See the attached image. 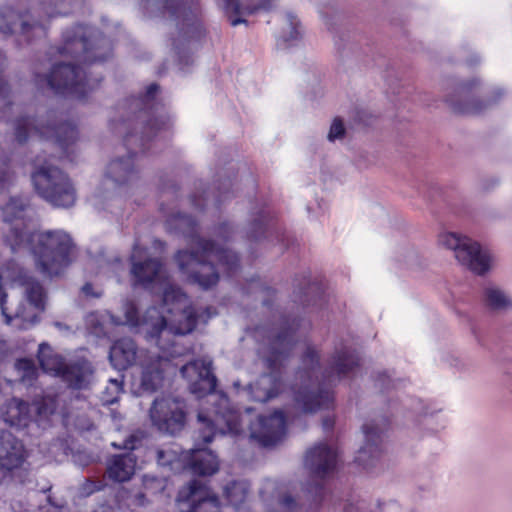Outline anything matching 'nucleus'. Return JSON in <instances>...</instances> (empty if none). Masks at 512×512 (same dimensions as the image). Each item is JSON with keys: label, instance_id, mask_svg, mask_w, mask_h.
<instances>
[{"label": "nucleus", "instance_id": "nucleus-1", "mask_svg": "<svg viewBox=\"0 0 512 512\" xmlns=\"http://www.w3.org/2000/svg\"><path fill=\"white\" fill-rule=\"evenodd\" d=\"M124 319L109 312L101 319L109 318L114 325L139 327L148 341H155L159 351L149 353L141 361L142 373L140 388L153 393L163 386L165 375L175 371L176 359L190 348L179 343V336L191 333L198 323L207 321L216 315L215 309L207 307L201 311L188 305V297L176 285L168 284L163 291L162 312L156 307L147 309L142 319L138 316L135 304L127 301L123 304Z\"/></svg>", "mask_w": 512, "mask_h": 512}, {"label": "nucleus", "instance_id": "nucleus-2", "mask_svg": "<svg viewBox=\"0 0 512 512\" xmlns=\"http://www.w3.org/2000/svg\"><path fill=\"white\" fill-rule=\"evenodd\" d=\"M158 91L159 86L152 83L144 95L125 98L115 107L110 127L114 133L123 136L128 155L117 156L108 163L103 179L106 191L133 183L138 178L136 148L143 152L149 150V142L154 138L158 141L160 134L170 128L171 118L156 98Z\"/></svg>", "mask_w": 512, "mask_h": 512}, {"label": "nucleus", "instance_id": "nucleus-3", "mask_svg": "<svg viewBox=\"0 0 512 512\" xmlns=\"http://www.w3.org/2000/svg\"><path fill=\"white\" fill-rule=\"evenodd\" d=\"M58 52L62 56H71L78 64L56 63L48 74L36 73V85L56 95L83 100L102 79L101 76H93L90 65L111 57L112 44L96 28L76 25L63 33V43Z\"/></svg>", "mask_w": 512, "mask_h": 512}, {"label": "nucleus", "instance_id": "nucleus-4", "mask_svg": "<svg viewBox=\"0 0 512 512\" xmlns=\"http://www.w3.org/2000/svg\"><path fill=\"white\" fill-rule=\"evenodd\" d=\"M360 358L355 349L344 342L337 343L326 366L320 362L319 350L308 344L296 373L299 381L292 387L295 407L302 413L329 409L334 401L331 390L339 381L356 375Z\"/></svg>", "mask_w": 512, "mask_h": 512}, {"label": "nucleus", "instance_id": "nucleus-5", "mask_svg": "<svg viewBox=\"0 0 512 512\" xmlns=\"http://www.w3.org/2000/svg\"><path fill=\"white\" fill-rule=\"evenodd\" d=\"M27 202L19 197L10 198L2 208L3 220L9 225L5 242L13 253L29 252L36 269L45 277L61 275L72 263L74 245L63 230L33 232L25 219Z\"/></svg>", "mask_w": 512, "mask_h": 512}, {"label": "nucleus", "instance_id": "nucleus-6", "mask_svg": "<svg viewBox=\"0 0 512 512\" xmlns=\"http://www.w3.org/2000/svg\"><path fill=\"white\" fill-rule=\"evenodd\" d=\"M170 232L179 233L191 239L192 250H180L175 256L179 270L191 283L208 289L219 280V273L213 263L218 265L228 277L233 276L239 269V257L231 251L216 246L213 241L201 238L197 233V223L189 215L177 214L166 221Z\"/></svg>", "mask_w": 512, "mask_h": 512}, {"label": "nucleus", "instance_id": "nucleus-7", "mask_svg": "<svg viewBox=\"0 0 512 512\" xmlns=\"http://www.w3.org/2000/svg\"><path fill=\"white\" fill-rule=\"evenodd\" d=\"M299 326L296 318H282L277 325H260L251 331V336L259 343L258 354L270 370L249 385V393L254 401L264 403L280 393L282 381L279 367L293 350Z\"/></svg>", "mask_w": 512, "mask_h": 512}, {"label": "nucleus", "instance_id": "nucleus-8", "mask_svg": "<svg viewBox=\"0 0 512 512\" xmlns=\"http://www.w3.org/2000/svg\"><path fill=\"white\" fill-rule=\"evenodd\" d=\"M180 373L189 383V390L198 398L209 395L218 399L213 410L207 414L203 411L198 414V421L202 424L199 437L204 444L212 442L217 433L222 435H239L243 432L241 415L230 408L229 400L225 395L213 394L217 379L212 371V361L209 359H197L183 365Z\"/></svg>", "mask_w": 512, "mask_h": 512}, {"label": "nucleus", "instance_id": "nucleus-9", "mask_svg": "<svg viewBox=\"0 0 512 512\" xmlns=\"http://www.w3.org/2000/svg\"><path fill=\"white\" fill-rule=\"evenodd\" d=\"M143 11L150 16H168L175 26L171 47L178 65L185 71L193 64L192 51L197 49L205 30L196 0H139Z\"/></svg>", "mask_w": 512, "mask_h": 512}, {"label": "nucleus", "instance_id": "nucleus-10", "mask_svg": "<svg viewBox=\"0 0 512 512\" xmlns=\"http://www.w3.org/2000/svg\"><path fill=\"white\" fill-rule=\"evenodd\" d=\"M36 120L27 117L18 118L15 121V138L19 143H24L31 136H39L53 140L62 152L63 157H68V149L77 137L78 131L72 122L65 121L57 112L47 113V124H35Z\"/></svg>", "mask_w": 512, "mask_h": 512}, {"label": "nucleus", "instance_id": "nucleus-11", "mask_svg": "<svg viewBox=\"0 0 512 512\" xmlns=\"http://www.w3.org/2000/svg\"><path fill=\"white\" fill-rule=\"evenodd\" d=\"M38 360L45 373L60 377L72 389H86L92 381L93 367L85 358L66 362L48 344L42 343L39 345Z\"/></svg>", "mask_w": 512, "mask_h": 512}, {"label": "nucleus", "instance_id": "nucleus-12", "mask_svg": "<svg viewBox=\"0 0 512 512\" xmlns=\"http://www.w3.org/2000/svg\"><path fill=\"white\" fill-rule=\"evenodd\" d=\"M37 194L54 207L68 208L76 201V192L69 177L59 168L45 162L31 175Z\"/></svg>", "mask_w": 512, "mask_h": 512}, {"label": "nucleus", "instance_id": "nucleus-13", "mask_svg": "<svg viewBox=\"0 0 512 512\" xmlns=\"http://www.w3.org/2000/svg\"><path fill=\"white\" fill-rule=\"evenodd\" d=\"M337 462V449L325 443H319L307 451L305 466L315 479V483L305 487L306 496L311 500V509L320 505L325 494L322 480L335 470Z\"/></svg>", "mask_w": 512, "mask_h": 512}, {"label": "nucleus", "instance_id": "nucleus-14", "mask_svg": "<svg viewBox=\"0 0 512 512\" xmlns=\"http://www.w3.org/2000/svg\"><path fill=\"white\" fill-rule=\"evenodd\" d=\"M481 83L477 79L465 82L448 84L445 92V101L456 113L461 114H479L483 112L492 103L502 95L501 90H497V96L491 99L480 100Z\"/></svg>", "mask_w": 512, "mask_h": 512}, {"label": "nucleus", "instance_id": "nucleus-15", "mask_svg": "<svg viewBox=\"0 0 512 512\" xmlns=\"http://www.w3.org/2000/svg\"><path fill=\"white\" fill-rule=\"evenodd\" d=\"M54 409L51 401L42 400L29 405L21 399L12 398L0 407V418L11 427L23 429L32 421L40 425L53 414Z\"/></svg>", "mask_w": 512, "mask_h": 512}, {"label": "nucleus", "instance_id": "nucleus-16", "mask_svg": "<svg viewBox=\"0 0 512 512\" xmlns=\"http://www.w3.org/2000/svg\"><path fill=\"white\" fill-rule=\"evenodd\" d=\"M440 243L452 250L456 259L476 274L483 275L490 268V255L477 242L456 233H443Z\"/></svg>", "mask_w": 512, "mask_h": 512}, {"label": "nucleus", "instance_id": "nucleus-17", "mask_svg": "<svg viewBox=\"0 0 512 512\" xmlns=\"http://www.w3.org/2000/svg\"><path fill=\"white\" fill-rule=\"evenodd\" d=\"M185 408V402L178 397H157L149 411L151 422L160 432L176 435L185 426Z\"/></svg>", "mask_w": 512, "mask_h": 512}, {"label": "nucleus", "instance_id": "nucleus-18", "mask_svg": "<svg viewBox=\"0 0 512 512\" xmlns=\"http://www.w3.org/2000/svg\"><path fill=\"white\" fill-rule=\"evenodd\" d=\"M27 457L22 441L9 431L0 430V468L10 472L21 484L29 481L30 464Z\"/></svg>", "mask_w": 512, "mask_h": 512}, {"label": "nucleus", "instance_id": "nucleus-19", "mask_svg": "<svg viewBox=\"0 0 512 512\" xmlns=\"http://www.w3.org/2000/svg\"><path fill=\"white\" fill-rule=\"evenodd\" d=\"M388 419L380 417L365 422L362 426L364 444L358 450L355 461L365 470L372 472L381 463L383 434L388 427Z\"/></svg>", "mask_w": 512, "mask_h": 512}, {"label": "nucleus", "instance_id": "nucleus-20", "mask_svg": "<svg viewBox=\"0 0 512 512\" xmlns=\"http://www.w3.org/2000/svg\"><path fill=\"white\" fill-rule=\"evenodd\" d=\"M141 440L131 435L121 445L113 442L112 446L119 449L127 450L126 453L116 454L107 460L106 473L107 477L117 483L129 481L136 470L137 457L133 454V450L138 448Z\"/></svg>", "mask_w": 512, "mask_h": 512}, {"label": "nucleus", "instance_id": "nucleus-21", "mask_svg": "<svg viewBox=\"0 0 512 512\" xmlns=\"http://www.w3.org/2000/svg\"><path fill=\"white\" fill-rule=\"evenodd\" d=\"M182 512H220L218 498L199 480H192L177 496Z\"/></svg>", "mask_w": 512, "mask_h": 512}, {"label": "nucleus", "instance_id": "nucleus-22", "mask_svg": "<svg viewBox=\"0 0 512 512\" xmlns=\"http://www.w3.org/2000/svg\"><path fill=\"white\" fill-rule=\"evenodd\" d=\"M246 237L251 242H260L276 240L283 246H288V236L282 231L274 221V216L267 207L254 208L252 211V220L248 225Z\"/></svg>", "mask_w": 512, "mask_h": 512}, {"label": "nucleus", "instance_id": "nucleus-23", "mask_svg": "<svg viewBox=\"0 0 512 512\" xmlns=\"http://www.w3.org/2000/svg\"><path fill=\"white\" fill-rule=\"evenodd\" d=\"M286 434L285 417L280 410L269 416L260 415L250 425V436L263 447H270L280 442Z\"/></svg>", "mask_w": 512, "mask_h": 512}, {"label": "nucleus", "instance_id": "nucleus-24", "mask_svg": "<svg viewBox=\"0 0 512 512\" xmlns=\"http://www.w3.org/2000/svg\"><path fill=\"white\" fill-rule=\"evenodd\" d=\"M17 26L20 27L21 34L28 41L46 35L44 21H30L28 14H22L11 7H3L0 10V32L5 35L12 34L16 31Z\"/></svg>", "mask_w": 512, "mask_h": 512}, {"label": "nucleus", "instance_id": "nucleus-25", "mask_svg": "<svg viewBox=\"0 0 512 512\" xmlns=\"http://www.w3.org/2000/svg\"><path fill=\"white\" fill-rule=\"evenodd\" d=\"M260 494L267 502L268 512H299L300 510V502L292 497L290 489L285 484L268 480Z\"/></svg>", "mask_w": 512, "mask_h": 512}, {"label": "nucleus", "instance_id": "nucleus-26", "mask_svg": "<svg viewBox=\"0 0 512 512\" xmlns=\"http://www.w3.org/2000/svg\"><path fill=\"white\" fill-rule=\"evenodd\" d=\"M142 248L138 242L133 245V251L130 256L132 263L131 274L135 284L144 287L160 279L163 275V266L158 259H146L141 261Z\"/></svg>", "mask_w": 512, "mask_h": 512}, {"label": "nucleus", "instance_id": "nucleus-27", "mask_svg": "<svg viewBox=\"0 0 512 512\" xmlns=\"http://www.w3.org/2000/svg\"><path fill=\"white\" fill-rule=\"evenodd\" d=\"M224 9L232 26L246 23L243 18L257 10L269 11L273 0H216Z\"/></svg>", "mask_w": 512, "mask_h": 512}, {"label": "nucleus", "instance_id": "nucleus-28", "mask_svg": "<svg viewBox=\"0 0 512 512\" xmlns=\"http://www.w3.org/2000/svg\"><path fill=\"white\" fill-rule=\"evenodd\" d=\"M139 351L133 339L124 337L113 343L109 359L113 367L119 371L125 370L136 363Z\"/></svg>", "mask_w": 512, "mask_h": 512}, {"label": "nucleus", "instance_id": "nucleus-29", "mask_svg": "<svg viewBox=\"0 0 512 512\" xmlns=\"http://www.w3.org/2000/svg\"><path fill=\"white\" fill-rule=\"evenodd\" d=\"M186 469L199 476L213 475L219 469V461L211 450L195 447L188 451Z\"/></svg>", "mask_w": 512, "mask_h": 512}, {"label": "nucleus", "instance_id": "nucleus-30", "mask_svg": "<svg viewBox=\"0 0 512 512\" xmlns=\"http://www.w3.org/2000/svg\"><path fill=\"white\" fill-rule=\"evenodd\" d=\"M343 512H411L410 509L404 508L397 501L390 500L388 502L377 501L368 505L365 500H357L356 502H348L343 508Z\"/></svg>", "mask_w": 512, "mask_h": 512}, {"label": "nucleus", "instance_id": "nucleus-31", "mask_svg": "<svg viewBox=\"0 0 512 512\" xmlns=\"http://www.w3.org/2000/svg\"><path fill=\"white\" fill-rule=\"evenodd\" d=\"M187 458L188 451H183L178 446L165 447L157 450L158 464L169 467L173 472L186 469Z\"/></svg>", "mask_w": 512, "mask_h": 512}, {"label": "nucleus", "instance_id": "nucleus-32", "mask_svg": "<svg viewBox=\"0 0 512 512\" xmlns=\"http://www.w3.org/2000/svg\"><path fill=\"white\" fill-rule=\"evenodd\" d=\"M485 306L492 311H506L512 308V299L505 291L494 285H488L483 292Z\"/></svg>", "mask_w": 512, "mask_h": 512}, {"label": "nucleus", "instance_id": "nucleus-33", "mask_svg": "<svg viewBox=\"0 0 512 512\" xmlns=\"http://www.w3.org/2000/svg\"><path fill=\"white\" fill-rule=\"evenodd\" d=\"M248 486L243 481H232L224 487V496L228 503L238 508L246 499Z\"/></svg>", "mask_w": 512, "mask_h": 512}, {"label": "nucleus", "instance_id": "nucleus-34", "mask_svg": "<svg viewBox=\"0 0 512 512\" xmlns=\"http://www.w3.org/2000/svg\"><path fill=\"white\" fill-rule=\"evenodd\" d=\"M15 369L21 382L31 386L37 377L38 371L34 362L30 359H19L15 363Z\"/></svg>", "mask_w": 512, "mask_h": 512}, {"label": "nucleus", "instance_id": "nucleus-35", "mask_svg": "<svg viewBox=\"0 0 512 512\" xmlns=\"http://www.w3.org/2000/svg\"><path fill=\"white\" fill-rule=\"evenodd\" d=\"M72 0H44L41 4V9L48 19L55 16L67 15L70 9L66 3H70Z\"/></svg>", "mask_w": 512, "mask_h": 512}, {"label": "nucleus", "instance_id": "nucleus-36", "mask_svg": "<svg viewBox=\"0 0 512 512\" xmlns=\"http://www.w3.org/2000/svg\"><path fill=\"white\" fill-rule=\"evenodd\" d=\"M301 293L305 296V300L303 302L310 305L312 303L315 305L317 301H324V289L321 282H307V287L300 288Z\"/></svg>", "mask_w": 512, "mask_h": 512}, {"label": "nucleus", "instance_id": "nucleus-37", "mask_svg": "<svg viewBox=\"0 0 512 512\" xmlns=\"http://www.w3.org/2000/svg\"><path fill=\"white\" fill-rule=\"evenodd\" d=\"M123 390V381L121 379H109L108 385L103 391L102 401L105 404H113L117 401L119 394Z\"/></svg>", "mask_w": 512, "mask_h": 512}, {"label": "nucleus", "instance_id": "nucleus-38", "mask_svg": "<svg viewBox=\"0 0 512 512\" xmlns=\"http://www.w3.org/2000/svg\"><path fill=\"white\" fill-rule=\"evenodd\" d=\"M233 186L232 180L226 179L223 182L219 184L217 187V195L213 198V205L215 208H219L221 204H223L225 201L230 199L233 196V193L231 191V188Z\"/></svg>", "mask_w": 512, "mask_h": 512}, {"label": "nucleus", "instance_id": "nucleus-39", "mask_svg": "<svg viewBox=\"0 0 512 512\" xmlns=\"http://www.w3.org/2000/svg\"><path fill=\"white\" fill-rule=\"evenodd\" d=\"M286 21L289 25L290 31L288 34L284 35V40L286 42L297 40L298 37L300 36V31L298 29L299 21L291 13H287Z\"/></svg>", "mask_w": 512, "mask_h": 512}, {"label": "nucleus", "instance_id": "nucleus-40", "mask_svg": "<svg viewBox=\"0 0 512 512\" xmlns=\"http://www.w3.org/2000/svg\"><path fill=\"white\" fill-rule=\"evenodd\" d=\"M344 135H345V127H344L343 122L338 118L334 119V121L331 124L328 136H327L328 140L331 142H334L337 139L343 138Z\"/></svg>", "mask_w": 512, "mask_h": 512}, {"label": "nucleus", "instance_id": "nucleus-41", "mask_svg": "<svg viewBox=\"0 0 512 512\" xmlns=\"http://www.w3.org/2000/svg\"><path fill=\"white\" fill-rule=\"evenodd\" d=\"M272 290L266 287L259 278H253L249 281L247 294H267L269 295Z\"/></svg>", "mask_w": 512, "mask_h": 512}, {"label": "nucleus", "instance_id": "nucleus-42", "mask_svg": "<svg viewBox=\"0 0 512 512\" xmlns=\"http://www.w3.org/2000/svg\"><path fill=\"white\" fill-rule=\"evenodd\" d=\"M101 486L90 479H85V481L79 487V494L82 497H88L96 491H99Z\"/></svg>", "mask_w": 512, "mask_h": 512}, {"label": "nucleus", "instance_id": "nucleus-43", "mask_svg": "<svg viewBox=\"0 0 512 512\" xmlns=\"http://www.w3.org/2000/svg\"><path fill=\"white\" fill-rule=\"evenodd\" d=\"M192 205L199 211H204L209 205V198L207 192L203 191L201 195L193 194L191 196Z\"/></svg>", "mask_w": 512, "mask_h": 512}, {"label": "nucleus", "instance_id": "nucleus-44", "mask_svg": "<svg viewBox=\"0 0 512 512\" xmlns=\"http://www.w3.org/2000/svg\"><path fill=\"white\" fill-rule=\"evenodd\" d=\"M73 461L80 467H86L90 463L94 462V457L92 454L85 451H77L73 454Z\"/></svg>", "mask_w": 512, "mask_h": 512}, {"label": "nucleus", "instance_id": "nucleus-45", "mask_svg": "<svg viewBox=\"0 0 512 512\" xmlns=\"http://www.w3.org/2000/svg\"><path fill=\"white\" fill-rule=\"evenodd\" d=\"M14 178V174L10 170H3L0 173V189L8 188L13 183Z\"/></svg>", "mask_w": 512, "mask_h": 512}, {"label": "nucleus", "instance_id": "nucleus-46", "mask_svg": "<svg viewBox=\"0 0 512 512\" xmlns=\"http://www.w3.org/2000/svg\"><path fill=\"white\" fill-rule=\"evenodd\" d=\"M87 323L89 325H95L94 333L102 334L104 333L103 323L100 322L98 313H92L87 318Z\"/></svg>", "mask_w": 512, "mask_h": 512}, {"label": "nucleus", "instance_id": "nucleus-47", "mask_svg": "<svg viewBox=\"0 0 512 512\" xmlns=\"http://www.w3.org/2000/svg\"><path fill=\"white\" fill-rule=\"evenodd\" d=\"M232 232H233V228L228 223H222L217 228V234L223 240H228L230 235L232 234Z\"/></svg>", "mask_w": 512, "mask_h": 512}, {"label": "nucleus", "instance_id": "nucleus-48", "mask_svg": "<svg viewBox=\"0 0 512 512\" xmlns=\"http://www.w3.org/2000/svg\"><path fill=\"white\" fill-rule=\"evenodd\" d=\"M47 501L51 507L57 510H62L66 506V501L64 499H57L51 495L47 497Z\"/></svg>", "mask_w": 512, "mask_h": 512}, {"label": "nucleus", "instance_id": "nucleus-49", "mask_svg": "<svg viewBox=\"0 0 512 512\" xmlns=\"http://www.w3.org/2000/svg\"><path fill=\"white\" fill-rule=\"evenodd\" d=\"M332 427H333V420H331L329 418H326L323 420L324 430L328 431V430L332 429Z\"/></svg>", "mask_w": 512, "mask_h": 512}, {"label": "nucleus", "instance_id": "nucleus-50", "mask_svg": "<svg viewBox=\"0 0 512 512\" xmlns=\"http://www.w3.org/2000/svg\"><path fill=\"white\" fill-rule=\"evenodd\" d=\"M11 509L13 512H25V509L20 503H11Z\"/></svg>", "mask_w": 512, "mask_h": 512}, {"label": "nucleus", "instance_id": "nucleus-51", "mask_svg": "<svg viewBox=\"0 0 512 512\" xmlns=\"http://www.w3.org/2000/svg\"><path fill=\"white\" fill-rule=\"evenodd\" d=\"M92 289H93V286H92V284H90V283H86V284L82 287V291H83L86 295H91V294H92Z\"/></svg>", "mask_w": 512, "mask_h": 512}, {"label": "nucleus", "instance_id": "nucleus-52", "mask_svg": "<svg viewBox=\"0 0 512 512\" xmlns=\"http://www.w3.org/2000/svg\"><path fill=\"white\" fill-rule=\"evenodd\" d=\"M263 304L264 305H268V302L266 300L263 299Z\"/></svg>", "mask_w": 512, "mask_h": 512}, {"label": "nucleus", "instance_id": "nucleus-53", "mask_svg": "<svg viewBox=\"0 0 512 512\" xmlns=\"http://www.w3.org/2000/svg\"><path fill=\"white\" fill-rule=\"evenodd\" d=\"M246 412L250 413V412H251V409H250V408H247V409H246Z\"/></svg>", "mask_w": 512, "mask_h": 512}]
</instances>
